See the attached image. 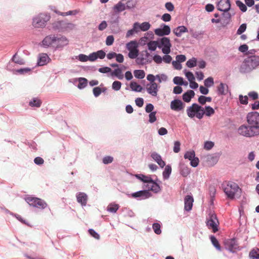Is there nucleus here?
I'll return each mask as SVG.
<instances>
[{"label":"nucleus","instance_id":"nucleus-1","mask_svg":"<svg viewBox=\"0 0 259 259\" xmlns=\"http://www.w3.org/2000/svg\"><path fill=\"white\" fill-rule=\"evenodd\" d=\"M246 120L248 125H241L238 129L239 134L249 138L259 135V113L255 111L248 113Z\"/></svg>","mask_w":259,"mask_h":259},{"label":"nucleus","instance_id":"nucleus-2","mask_svg":"<svg viewBox=\"0 0 259 259\" xmlns=\"http://www.w3.org/2000/svg\"><path fill=\"white\" fill-rule=\"evenodd\" d=\"M224 191L228 198L233 199L239 197L241 193V190L238 185L233 182H228L223 185Z\"/></svg>","mask_w":259,"mask_h":259},{"label":"nucleus","instance_id":"nucleus-3","mask_svg":"<svg viewBox=\"0 0 259 259\" xmlns=\"http://www.w3.org/2000/svg\"><path fill=\"white\" fill-rule=\"evenodd\" d=\"M259 65V57L251 56L245 59L240 67V71L247 73L255 69Z\"/></svg>","mask_w":259,"mask_h":259},{"label":"nucleus","instance_id":"nucleus-4","mask_svg":"<svg viewBox=\"0 0 259 259\" xmlns=\"http://www.w3.org/2000/svg\"><path fill=\"white\" fill-rule=\"evenodd\" d=\"M186 113L188 116L191 118L195 117L199 119H201L204 115V109L198 104L193 103L191 106L187 107Z\"/></svg>","mask_w":259,"mask_h":259},{"label":"nucleus","instance_id":"nucleus-5","mask_svg":"<svg viewBox=\"0 0 259 259\" xmlns=\"http://www.w3.org/2000/svg\"><path fill=\"white\" fill-rule=\"evenodd\" d=\"M50 16L47 13H40L34 17L32 20V25L36 28H43L46 23L49 21Z\"/></svg>","mask_w":259,"mask_h":259},{"label":"nucleus","instance_id":"nucleus-6","mask_svg":"<svg viewBox=\"0 0 259 259\" xmlns=\"http://www.w3.org/2000/svg\"><path fill=\"white\" fill-rule=\"evenodd\" d=\"M158 48L164 54H169L171 52L172 45L170 39L167 37H162L158 39Z\"/></svg>","mask_w":259,"mask_h":259},{"label":"nucleus","instance_id":"nucleus-7","mask_svg":"<svg viewBox=\"0 0 259 259\" xmlns=\"http://www.w3.org/2000/svg\"><path fill=\"white\" fill-rule=\"evenodd\" d=\"M138 44L136 40H132L126 45V48L129 51L128 56L131 59H136L139 55Z\"/></svg>","mask_w":259,"mask_h":259},{"label":"nucleus","instance_id":"nucleus-8","mask_svg":"<svg viewBox=\"0 0 259 259\" xmlns=\"http://www.w3.org/2000/svg\"><path fill=\"white\" fill-rule=\"evenodd\" d=\"M55 50H62L69 45V40L65 36L61 34L55 35Z\"/></svg>","mask_w":259,"mask_h":259},{"label":"nucleus","instance_id":"nucleus-9","mask_svg":"<svg viewBox=\"0 0 259 259\" xmlns=\"http://www.w3.org/2000/svg\"><path fill=\"white\" fill-rule=\"evenodd\" d=\"M155 34L158 36L168 35L170 33V28L168 25L164 23L161 24L159 28L154 30Z\"/></svg>","mask_w":259,"mask_h":259},{"label":"nucleus","instance_id":"nucleus-10","mask_svg":"<svg viewBox=\"0 0 259 259\" xmlns=\"http://www.w3.org/2000/svg\"><path fill=\"white\" fill-rule=\"evenodd\" d=\"M225 248L231 252L234 253L237 250H240L238 243L234 239L226 240L225 242Z\"/></svg>","mask_w":259,"mask_h":259},{"label":"nucleus","instance_id":"nucleus-11","mask_svg":"<svg viewBox=\"0 0 259 259\" xmlns=\"http://www.w3.org/2000/svg\"><path fill=\"white\" fill-rule=\"evenodd\" d=\"M55 35V34H51L46 36L41 41L42 46L46 48H52L54 49Z\"/></svg>","mask_w":259,"mask_h":259},{"label":"nucleus","instance_id":"nucleus-12","mask_svg":"<svg viewBox=\"0 0 259 259\" xmlns=\"http://www.w3.org/2000/svg\"><path fill=\"white\" fill-rule=\"evenodd\" d=\"M219 224L218 220L216 215L213 214L209 216L207 222V226L209 229H211L213 232H216L218 230V226Z\"/></svg>","mask_w":259,"mask_h":259},{"label":"nucleus","instance_id":"nucleus-13","mask_svg":"<svg viewBox=\"0 0 259 259\" xmlns=\"http://www.w3.org/2000/svg\"><path fill=\"white\" fill-rule=\"evenodd\" d=\"M170 107L172 110L179 112L184 109L185 104L180 100L175 99L171 101Z\"/></svg>","mask_w":259,"mask_h":259},{"label":"nucleus","instance_id":"nucleus-14","mask_svg":"<svg viewBox=\"0 0 259 259\" xmlns=\"http://www.w3.org/2000/svg\"><path fill=\"white\" fill-rule=\"evenodd\" d=\"M152 196L151 193L147 190H141L132 194V196L138 200L145 199Z\"/></svg>","mask_w":259,"mask_h":259},{"label":"nucleus","instance_id":"nucleus-15","mask_svg":"<svg viewBox=\"0 0 259 259\" xmlns=\"http://www.w3.org/2000/svg\"><path fill=\"white\" fill-rule=\"evenodd\" d=\"M160 87L156 83H150L147 85V93L152 97H156Z\"/></svg>","mask_w":259,"mask_h":259},{"label":"nucleus","instance_id":"nucleus-16","mask_svg":"<svg viewBox=\"0 0 259 259\" xmlns=\"http://www.w3.org/2000/svg\"><path fill=\"white\" fill-rule=\"evenodd\" d=\"M218 9L224 12H228L230 9L231 4L229 0H221L217 5Z\"/></svg>","mask_w":259,"mask_h":259},{"label":"nucleus","instance_id":"nucleus-17","mask_svg":"<svg viewBox=\"0 0 259 259\" xmlns=\"http://www.w3.org/2000/svg\"><path fill=\"white\" fill-rule=\"evenodd\" d=\"M145 187L148 189L147 191L151 190L155 193H158L161 190L159 185L152 179L145 185Z\"/></svg>","mask_w":259,"mask_h":259},{"label":"nucleus","instance_id":"nucleus-18","mask_svg":"<svg viewBox=\"0 0 259 259\" xmlns=\"http://www.w3.org/2000/svg\"><path fill=\"white\" fill-rule=\"evenodd\" d=\"M51 60L50 58L47 54L41 53L38 56L37 64L38 66H44L48 64Z\"/></svg>","mask_w":259,"mask_h":259},{"label":"nucleus","instance_id":"nucleus-19","mask_svg":"<svg viewBox=\"0 0 259 259\" xmlns=\"http://www.w3.org/2000/svg\"><path fill=\"white\" fill-rule=\"evenodd\" d=\"M77 201L82 206L87 205L88 200V195L83 192H78L76 194Z\"/></svg>","mask_w":259,"mask_h":259},{"label":"nucleus","instance_id":"nucleus-20","mask_svg":"<svg viewBox=\"0 0 259 259\" xmlns=\"http://www.w3.org/2000/svg\"><path fill=\"white\" fill-rule=\"evenodd\" d=\"M151 157L161 168H163L165 165V163L162 159L161 156L157 152H152L151 153Z\"/></svg>","mask_w":259,"mask_h":259},{"label":"nucleus","instance_id":"nucleus-21","mask_svg":"<svg viewBox=\"0 0 259 259\" xmlns=\"http://www.w3.org/2000/svg\"><path fill=\"white\" fill-rule=\"evenodd\" d=\"M92 62H94L98 59H103L106 56L105 52L103 50H99L91 53Z\"/></svg>","mask_w":259,"mask_h":259},{"label":"nucleus","instance_id":"nucleus-22","mask_svg":"<svg viewBox=\"0 0 259 259\" xmlns=\"http://www.w3.org/2000/svg\"><path fill=\"white\" fill-rule=\"evenodd\" d=\"M193 198L192 196L187 195L185 198V210L186 211H190L191 210L192 206H193Z\"/></svg>","mask_w":259,"mask_h":259},{"label":"nucleus","instance_id":"nucleus-23","mask_svg":"<svg viewBox=\"0 0 259 259\" xmlns=\"http://www.w3.org/2000/svg\"><path fill=\"white\" fill-rule=\"evenodd\" d=\"M172 31L177 36L181 37L183 33L187 32L188 30L186 27L182 25L174 28Z\"/></svg>","mask_w":259,"mask_h":259},{"label":"nucleus","instance_id":"nucleus-24","mask_svg":"<svg viewBox=\"0 0 259 259\" xmlns=\"http://www.w3.org/2000/svg\"><path fill=\"white\" fill-rule=\"evenodd\" d=\"M206 161L209 166H213L218 161V157L215 155H208L205 157Z\"/></svg>","mask_w":259,"mask_h":259},{"label":"nucleus","instance_id":"nucleus-25","mask_svg":"<svg viewBox=\"0 0 259 259\" xmlns=\"http://www.w3.org/2000/svg\"><path fill=\"white\" fill-rule=\"evenodd\" d=\"M149 55V53L147 51L143 52L141 55L137 58L138 63L141 64H145L147 63L148 62L147 58Z\"/></svg>","mask_w":259,"mask_h":259},{"label":"nucleus","instance_id":"nucleus-26","mask_svg":"<svg viewBox=\"0 0 259 259\" xmlns=\"http://www.w3.org/2000/svg\"><path fill=\"white\" fill-rule=\"evenodd\" d=\"M134 24H138L136 25V27L138 30V32L140 31V30L143 31H146L148 30L150 28V24L149 22H145L141 24H140L138 22H136Z\"/></svg>","mask_w":259,"mask_h":259},{"label":"nucleus","instance_id":"nucleus-27","mask_svg":"<svg viewBox=\"0 0 259 259\" xmlns=\"http://www.w3.org/2000/svg\"><path fill=\"white\" fill-rule=\"evenodd\" d=\"M42 101L41 100L37 98H33L29 102V105L31 107L39 108L41 106Z\"/></svg>","mask_w":259,"mask_h":259},{"label":"nucleus","instance_id":"nucleus-28","mask_svg":"<svg viewBox=\"0 0 259 259\" xmlns=\"http://www.w3.org/2000/svg\"><path fill=\"white\" fill-rule=\"evenodd\" d=\"M195 96V93L192 90H189L183 95V100L188 103L190 102L191 99Z\"/></svg>","mask_w":259,"mask_h":259},{"label":"nucleus","instance_id":"nucleus-29","mask_svg":"<svg viewBox=\"0 0 259 259\" xmlns=\"http://www.w3.org/2000/svg\"><path fill=\"white\" fill-rule=\"evenodd\" d=\"M113 9L115 11L118 12L123 11L124 10L126 9L124 1H123L122 0L118 2L116 5H115L114 6Z\"/></svg>","mask_w":259,"mask_h":259},{"label":"nucleus","instance_id":"nucleus-30","mask_svg":"<svg viewBox=\"0 0 259 259\" xmlns=\"http://www.w3.org/2000/svg\"><path fill=\"white\" fill-rule=\"evenodd\" d=\"M124 1L126 9L131 10L134 9L138 3V0H123Z\"/></svg>","mask_w":259,"mask_h":259},{"label":"nucleus","instance_id":"nucleus-31","mask_svg":"<svg viewBox=\"0 0 259 259\" xmlns=\"http://www.w3.org/2000/svg\"><path fill=\"white\" fill-rule=\"evenodd\" d=\"M91 54L87 56L86 55L80 54L77 56H75V58L80 62H85L87 61L92 62Z\"/></svg>","mask_w":259,"mask_h":259},{"label":"nucleus","instance_id":"nucleus-32","mask_svg":"<svg viewBox=\"0 0 259 259\" xmlns=\"http://www.w3.org/2000/svg\"><path fill=\"white\" fill-rule=\"evenodd\" d=\"M228 91V85L221 82L218 87V92L220 95H225Z\"/></svg>","mask_w":259,"mask_h":259},{"label":"nucleus","instance_id":"nucleus-33","mask_svg":"<svg viewBox=\"0 0 259 259\" xmlns=\"http://www.w3.org/2000/svg\"><path fill=\"white\" fill-rule=\"evenodd\" d=\"M147 47L149 50L155 51L157 48H158V39L156 40H151L147 44Z\"/></svg>","mask_w":259,"mask_h":259},{"label":"nucleus","instance_id":"nucleus-34","mask_svg":"<svg viewBox=\"0 0 259 259\" xmlns=\"http://www.w3.org/2000/svg\"><path fill=\"white\" fill-rule=\"evenodd\" d=\"M78 81L77 88L80 90L84 89L86 87L88 84V80L83 77H79L78 79H76Z\"/></svg>","mask_w":259,"mask_h":259},{"label":"nucleus","instance_id":"nucleus-35","mask_svg":"<svg viewBox=\"0 0 259 259\" xmlns=\"http://www.w3.org/2000/svg\"><path fill=\"white\" fill-rule=\"evenodd\" d=\"M118 208V204L115 203H111L108 205L107 210L111 213H115Z\"/></svg>","mask_w":259,"mask_h":259},{"label":"nucleus","instance_id":"nucleus-36","mask_svg":"<svg viewBox=\"0 0 259 259\" xmlns=\"http://www.w3.org/2000/svg\"><path fill=\"white\" fill-rule=\"evenodd\" d=\"M249 256L251 259H259V249L255 248L249 252Z\"/></svg>","mask_w":259,"mask_h":259},{"label":"nucleus","instance_id":"nucleus-37","mask_svg":"<svg viewBox=\"0 0 259 259\" xmlns=\"http://www.w3.org/2000/svg\"><path fill=\"white\" fill-rule=\"evenodd\" d=\"M171 172V166L167 165L165 166L164 171L162 173V176L164 179L167 180L169 178V176Z\"/></svg>","mask_w":259,"mask_h":259},{"label":"nucleus","instance_id":"nucleus-38","mask_svg":"<svg viewBox=\"0 0 259 259\" xmlns=\"http://www.w3.org/2000/svg\"><path fill=\"white\" fill-rule=\"evenodd\" d=\"M130 88L132 91L137 92H140L142 91L143 89L142 87L140 85L138 84L137 82L135 81H132L131 82Z\"/></svg>","mask_w":259,"mask_h":259},{"label":"nucleus","instance_id":"nucleus-39","mask_svg":"<svg viewBox=\"0 0 259 259\" xmlns=\"http://www.w3.org/2000/svg\"><path fill=\"white\" fill-rule=\"evenodd\" d=\"M36 204L35 205V207H37L40 209H45L47 206V203L43 200L38 198L37 200H36Z\"/></svg>","mask_w":259,"mask_h":259},{"label":"nucleus","instance_id":"nucleus-40","mask_svg":"<svg viewBox=\"0 0 259 259\" xmlns=\"http://www.w3.org/2000/svg\"><path fill=\"white\" fill-rule=\"evenodd\" d=\"M211 98L210 97H205L204 96H200L198 99V101L201 105H204L206 102H210L211 101Z\"/></svg>","mask_w":259,"mask_h":259},{"label":"nucleus","instance_id":"nucleus-41","mask_svg":"<svg viewBox=\"0 0 259 259\" xmlns=\"http://www.w3.org/2000/svg\"><path fill=\"white\" fill-rule=\"evenodd\" d=\"M38 198L37 197L29 196L25 198V200L29 204V205L34 207L35 204H36V200H37Z\"/></svg>","mask_w":259,"mask_h":259},{"label":"nucleus","instance_id":"nucleus-42","mask_svg":"<svg viewBox=\"0 0 259 259\" xmlns=\"http://www.w3.org/2000/svg\"><path fill=\"white\" fill-rule=\"evenodd\" d=\"M204 109V115L206 116H211L214 114V110L210 106H205Z\"/></svg>","mask_w":259,"mask_h":259},{"label":"nucleus","instance_id":"nucleus-43","mask_svg":"<svg viewBox=\"0 0 259 259\" xmlns=\"http://www.w3.org/2000/svg\"><path fill=\"white\" fill-rule=\"evenodd\" d=\"M190 172V169L184 165L181 166L180 173L183 177H187Z\"/></svg>","mask_w":259,"mask_h":259},{"label":"nucleus","instance_id":"nucleus-44","mask_svg":"<svg viewBox=\"0 0 259 259\" xmlns=\"http://www.w3.org/2000/svg\"><path fill=\"white\" fill-rule=\"evenodd\" d=\"M135 77L139 79H143L145 76V72L142 70H136L134 71Z\"/></svg>","mask_w":259,"mask_h":259},{"label":"nucleus","instance_id":"nucleus-45","mask_svg":"<svg viewBox=\"0 0 259 259\" xmlns=\"http://www.w3.org/2000/svg\"><path fill=\"white\" fill-rule=\"evenodd\" d=\"M12 60L15 63L18 64L19 65H23L25 64L24 60L19 57L16 54L13 56Z\"/></svg>","mask_w":259,"mask_h":259},{"label":"nucleus","instance_id":"nucleus-46","mask_svg":"<svg viewBox=\"0 0 259 259\" xmlns=\"http://www.w3.org/2000/svg\"><path fill=\"white\" fill-rule=\"evenodd\" d=\"M112 75H114L117 77L119 79H122L123 75L122 73V71L120 69H115L112 73Z\"/></svg>","mask_w":259,"mask_h":259},{"label":"nucleus","instance_id":"nucleus-47","mask_svg":"<svg viewBox=\"0 0 259 259\" xmlns=\"http://www.w3.org/2000/svg\"><path fill=\"white\" fill-rule=\"evenodd\" d=\"M204 84L207 88L212 87L214 84L213 78L212 77H209L204 81Z\"/></svg>","mask_w":259,"mask_h":259},{"label":"nucleus","instance_id":"nucleus-48","mask_svg":"<svg viewBox=\"0 0 259 259\" xmlns=\"http://www.w3.org/2000/svg\"><path fill=\"white\" fill-rule=\"evenodd\" d=\"M186 65L189 68H192L197 65V59L195 58H192L189 59L186 62Z\"/></svg>","mask_w":259,"mask_h":259},{"label":"nucleus","instance_id":"nucleus-49","mask_svg":"<svg viewBox=\"0 0 259 259\" xmlns=\"http://www.w3.org/2000/svg\"><path fill=\"white\" fill-rule=\"evenodd\" d=\"M152 229L155 234L157 235H159L161 234V226L159 223H154L152 225Z\"/></svg>","mask_w":259,"mask_h":259},{"label":"nucleus","instance_id":"nucleus-50","mask_svg":"<svg viewBox=\"0 0 259 259\" xmlns=\"http://www.w3.org/2000/svg\"><path fill=\"white\" fill-rule=\"evenodd\" d=\"M138 24H134L133 25V28L132 29H130L127 31L126 34V37L127 38H128L131 37L132 35H133L134 33H137L138 32V30L136 27V25Z\"/></svg>","mask_w":259,"mask_h":259},{"label":"nucleus","instance_id":"nucleus-51","mask_svg":"<svg viewBox=\"0 0 259 259\" xmlns=\"http://www.w3.org/2000/svg\"><path fill=\"white\" fill-rule=\"evenodd\" d=\"M156 79L158 80L159 83L165 82L167 80V76L164 74H157L156 75Z\"/></svg>","mask_w":259,"mask_h":259},{"label":"nucleus","instance_id":"nucleus-52","mask_svg":"<svg viewBox=\"0 0 259 259\" xmlns=\"http://www.w3.org/2000/svg\"><path fill=\"white\" fill-rule=\"evenodd\" d=\"M211 242L213 245L219 250H221V246L219 243L218 240L213 236H211L210 237Z\"/></svg>","mask_w":259,"mask_h":259},{"label":"nucleus","instance_id":"nucleus-53","mask_svg":"<svg viewBox=\"0 0 259 259\" xmlns=\"http://www.w3.org/2000/svg\"><path fill=\"white\" fill-rule=\"evenodd\" d=\"M184 73L187 79L189 81V82L193 80H195L194 75L191 72L187 71L186 70H184Z\"/></svg>","mask_w":259,"mask_h":259},{"label":"nucleus","instance_id":"nucleus-54","mask_svg":"<svg viewBox=\"0 0 259 259\" xmlns=\"http://www.w3.org/2000/svg\"><path fill=\"white\" fill-rule=\"evenodd\" d=\"M194 157H195V153L194 151H187L184 155V158L189 160L193 159Z\"/></svg>","mask_w":259,"mask_h":259},{"label":"nucleus","instance_id":"nucleus-55","mask_svg":"<svg viewBox=\"0 0 259 259\" xmlns=\"http://www.w3.org/2000/svg\"><path fill=\"white\" fill-rule=\"evenodd\" d=\"M121 87V83L119 81H114L112 84V88L115 91L120 90Z\"/></svg>","mask_w":259,"mask_h":259},{"label":"nucleus","instance_id":"nucleus-56","mask_svg":"<svg viewBox=\"0 0 259 259\" xmlns=\"http://www.w3.org/2000/svg\"><path fill=\"white\" fill-rule=\"evenodd\" d=\"M31 70L32 69L30 68L26 67L17 69L15 71L16 72L21 74H25L29 73L31 71Z\"/></svg>","mask_w":259,"mask_h":259},{"label":"nucleus","instance_id":"nucleus-57","mask_svg":"<svg viewBox=\"0 0 259 259\" xmlns=\"http://www.w3.org/2000/svg\"><path fill=\"white\" fill-rule=\"evenodd\" d=\"M236 5L239 8L240 10L243 12H245L247 10V7L245 4H244L240 1H237L236 2Z\"/></svg>","mask_w":259,"mask_h":259},{"label":"nucleus","instance_id":"nucleus-58","mask_svg":"<svg viewBox=\"0 0 259 259\" xmlns=\"http://www.w3.org/2000/svg\"><path fill=\"white\" fill-rule=\"evenodd\" d=\"M119 21V17L116 15H112L109 22L111 25L117 24Z\"/></svg>","mask_w":259,"mask_h":259},{"label":"nucleus","instance_id":"nucleus-59","mask_svg":"<svg viewBox=\"0 0 259 259\" xmlns=\"http://www.w3.org/2000/svg\"><path fill=\"white\" fill-rule=\"evenodd\" d=\"M173 82L175 84L183 85L184 84L183 78L181 77L176 76L173 79Z\"/></svg>","mask_w":259,"mask_h":259},{"label":"nucleus","instance_id":"nucleus-60","mask_svg":"<svg viewBox=\"0 0 259 259\" xmlns=\"http://www.w3.org/2000/svg\"><path fill=\"white\" fill-rule=\"evenodd\" d=\"M239 99L240 103L241 104L247 105L248 104V98L247 96H243L241 95H240L239 96Z\"/></svg>","mask_w":259,"mask_h":259},{"label":"nucleus","instance_id":"nucleus-61","mask_svg":"<svg viewBox=\"0 0 259 259\" xmlns=\"http://www.w3.org/2000/svg\"><path fill=\"white\" fill-rule=\"evenodd\" d=\"M114 41V38L113 35H109L106 37L105 43L108 46H111Z\"/></svg>","mask_w":259,"mask_h":259},{"label":"nucleus","instance_id":"nucleus-62","mask_svg":"<svg viewBox=\"0 0 259 259\" xmlns=\"http://www.w3.org/2000/svg\"><path fill=\"white\" fill-rule=\"evenodd\" d=\"M153 60L155 63L159 64L162 62V57L159 55H154L153 57Z\"/></svg>","mask_w":259,"mask_h":259},{"label":"nucleus","instance_id":"nucleus-63","mask_svg":"<svg viewBox=\"0 0 259 259\" xmlns=\"http://www.w3.org/2000/svg\"><path fill=\"white\" fill-rule=\"evenodd\" d=\"M172 57L169 54H164L162 57V61L164 63L169 64L172 61Z\"/></svg>","mask_w":259,"mask_h":259},{"label":"nucleus","instance_id":"nucleus-64","mask_svg":"<svg viewBox=\"0 0 259 259\" xmlns=\"http://www.w3.org/2000/svg\"><path fill=\"white\" fill-rule=\"evenodd\" d=\"M199 162V158L196 157H194L193 159L190 160V165L194 167L197 166Z\"/></svg>","mask_w":259,"mask_h":259}]
</instances>
